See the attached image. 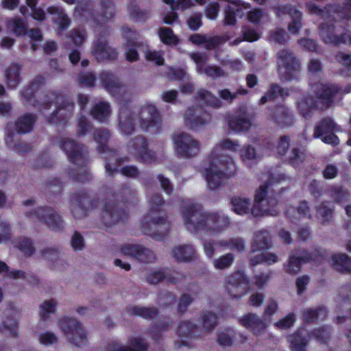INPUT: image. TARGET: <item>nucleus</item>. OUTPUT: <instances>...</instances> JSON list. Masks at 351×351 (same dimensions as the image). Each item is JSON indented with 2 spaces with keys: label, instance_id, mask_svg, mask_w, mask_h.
Segmentation results:
<instances>
[{
  "label": "nucleus",
  "instance_id": "obj_39",
  "mask_svg": "<svg viewBox=\"0 0 351 351\" xmlns=\"http://www.w3.org/2000/svg\"><path fill=\"white\" fill-rule=\"evenodd\" d=\"M250 264L256 266L258 264L265 263L268 265H273L278 261V256L271 252H263L256 255H250Z\"/></svg>",
  "mask_w": 351,
  "mask_h": 351
},
{
  "label": "nucleus",
  "instance_id": "obj_61",
  "mask_svg": "<svg viewBox=\"0 0 351 351\" xmlns=\"http://www.w3.org/2000/svg\"><path fill=\"white\" fill-rule=\"evenodd\" d=\"M145 57L147 60L153 62L157 65L164 64V59L160 51L147 49L145 51Z\"/></svg>",
  "mask_w": 351,
  "mask_h": 351
},
{
  "label": "nucleus",
  "instance_id": "obj_43",
  "mask_svg": "<svg viewBox=\"0 0 351 351\" xmlns=\"http://www.w3.org/2000/svg\"><path fill=\"white\" fill-rule=\"evenodd\" d=\"M333 209L329 208L325 203L321 204L316 208L315 217L322 225L330 222L332 219Z\"/></svg>",
  "mask_w": 351,
  "mask_h": 351
},
{
  "label": "nucleus",
  "instance_id": "obj_46",
  "mask_svg": "<svg viewBox=\"0 0 351 351\" xmlns=\"http://www.w3.org/2000/svg\"><path fill=\"white\" fill-rule=\"evenodd\" d=\"M270 116L275 121L281 125H289L291 123V117L288 110L283 106H278Z\"/></svg>",
  "mask_w": 351,
  "mask_h": 351
},
{
  "label": "nucleus",
  "instance_id": "obj_41",
  "mask_svg": "<svg viewBox=\"0 0 351 351\" xmlns=\"http://www.w3.org/2000/svg\"><path fill=\"white\" fill-rule=\"evenodd\" d=\"M232 210L238 215H244L249 212L250 201L248 198L243 197H234L231 199Z\"/></svg>",
  "mask_w": 351,
  "mask_h": 351
},
{
  "label": "nucleus",
  "instance_id": "obj_19",
  "mask_svg": "<svg viewBox=\"0 0 351 351\" xmlns=\"http://www.w3.org/2000/svg\"><path fill=\"white\" fill-rule=\"evenodd\" d=\"M143 228L145 234L160 240L169 232L170 224L163 217H157L152 220L147 228L143 225Z\"/></svg>",
  "mask_w": 351,
  "mask_h": 351
},
{
  "label": "nucleus",
  "instance_id": "obj_60",
  "mask_svg": "<svg viewBox=\"0 0 351 351\" xmlns=\"http://www.w3.org/2000/svg\"><path fill=\"white\" fill-rule=\"evenodd\" d=\"M15 246L26 256H30L34 252V248L30 240L27 238H23L21 241L16 242L15 243Z\"/></svg>",
  "mask_w": 351,
  "mask_h": 351
},
{
  "label": "nucleus",
  "instance_id": "obj_3",
  "mask_svg": "<svg viewBox=\"0 0 351 351\" xmlns=\"http://www.w3.org/2000/svg\"><path fill=\"white\" fill-rule=\"evenodd\" d=\"M119 117L121 132L125 134H130L135 127L142 131L158 128L162 121L156 106L148 102L141 105L135 112H131L128 106H123L119 110Z\"/></svg>",
  "mask_w": 351,
  "mask_h": 351
},
{
  "label": "nucleus",
  "instance_id": "obj_52",
  "mask_svg": "<svg viewBox=\"0 0 351 351\" xmlns=\"http://www.w3.org/2000/svg\"><path fill=\"white\" fill-rule=\"evenodd\" d=\"M26 5L31 9V15L33 19L37 21H43L45 19V10L37 7L38 0H25Z\"/></svg>",
  "mask_w": 351,
  "mask_h": 351
},
{
  "label": "nucleus",
  "instance_id": "obj_32",
  "mask_svg": "<svg viewBox=\"0 0 351 351\" xmlns=\"http://www.w3.org/2000/svg\"><path fill=\"white\" fill-rule=\"evenodd\" d=\"M333 268L344 273H351V257L346 254H335L331 257Z\"/></svg>",
  "mask_w": 351,
  "mask_h": 351
},
{
  "label": "nucleus",
  "instance_id": "obj_42",
  "mask_svg": "<svg viewBox=\"0 0 351 351\" xmlns=\"http://www.w3.org/2000/svg\"><path fill=\"white\" fill-rule=\"evenodd\" d=\"M316 89L318 97L326 104L332 102V97L337 92V88L332 84H320Z\"/></svg>",
  "mask_w": 351,
  "mask_h": 351
},
{
  "label": "nucleus",
  "instance_id": "obj_31",
  "mask_svg": "<svg viewBox=\"0 0 351 351\" xmlns=\"http://www.w3.org/2000/svg\"><path fill=\"white\" fill-rule=\"evenodd\" d=\"M310 256L308 252L303 251L300 254H291L289 256L288 264L286 267V272L290 274H295L300 269L302 263L308 261Z\"/></svg>",
  "mask_w": 351,
  "mask_h": 351
},
{
  "label": "nucleus",
  "instance_id": "obj_56",
  "mask_svg": "<svg viewBox=\"0 0 351 351\" xmlns=\"http://www.w3.org/2000/svg\"><path fill=\"white\" fill-rule=\"evenodd\" d=\"M110 134L106 130H97L94 133V138L95 141L99 145L98 150L100 152H106V142L108 139Z\"/></svg>",
  "mask_w": 351,
  "mask_h": 351
},
{
  "label": "nucleus",
  "instance_id": "obj_36",
  "mask_svg": "<svg viewBox=\"0 0 351 351\" xmlns=\"http://www.w3.org/2000/svg\"><path fill=\"white\" fill-rule=\"evenodd\" d=\"M239 156L242 162L247 166L254 165L261 158L255 148L250 145L243 146L240 149Z\"/></svg>",
  "mask_w": 351,
  "mask_h": 351
},
{
  "label": "nucleus",
  "instance_id": "obj_53",
  "mask_svg": "<svg viewBox=\"0 0 351 351\" xmlns=\"http://www.w3.org/2000/svg\"><path fill=\"white\" fill-rule=\"evenodd\" d=\"M158 35L160 40L167 45H176L178 43V38L173 31L169 27H161L158 30Z\"/></svg>",
  "mask_w": 351,
  "mask_h": 351
},
{
  "label": "nucleus",
  "instance_id": "obj_58",
  "mask_svg": "<svg viewBox=\"0 0 351 351\" xmlns=\"http://www.w3.org/2000/svg\"><path fill=\"white\" fill-rule=\"evenodd\" d=\"M106 160L105 165L106 171L111 176L114 172L117 171L119 167L118 163L120 162V160L116 158L114 152H110L108 156H106Z\"/></svg>",
  "mask_w": 351,
  "mask_h": 351
},
{
  "label": "nucleus",
  "instance_id": "obj_21",
  "mask_svg": "<svg viewBox=\"0 0 351 351\" xmlns=\"http://www.w3.org/2000/svg\"><path fill=\"white\" fill-rule=\"evenodd\" d=\"M56 103L58 104V107L56 112H53L51 114V119L49 121L56 123V119L64 120L73 112V102L67 99H64L62 95H56Z\"/></svg>",
  "mask_w": 351,
  "mask_h": 351
},
{
  "label": "nucleus",
  "instance_id": "obj_57",
  "mask_svg": "<svg viewBox=\"0 0 351 351\" xmlns=\"http://www.w3.org/2000/svg\"><path fill=\"white\" fill-rule=\"evenodd\" d=\"M38 341L44 346L56 344L58 341V335L51 331H46L38 335Z\"/></svg>",
  "mask_w": 351,
  "mask_h": 351
},
{
  "label": "nucleus",
  "instance_id": "obj_8",
  "mask_svg": "<svg viewBox=\"0 0 351 351\" xmlns=\"http://www.w3.org/2000/svg\"><path fill=\"white\" fill-rule=\"evenodd\" d=\"M25 215L34 221H40L43 222L49 228L53 230H60L64 226L61 217L50 208L39 207L32 211L26 210Z\"/></svg>",
  "mask_w": 351,
  "mask_h": 351
},
{
  "label": "nucleus",
  "instance_id": "obj_35",
  "mask_svg": "<svg viewBox=\"0 0 351 351\" xmlns=\"http://www.w3.org/2000/svg\"><path fill=\"white\" fill-rule=\"evenodd\" d=\"M286 214L292 220L299 219L301 217L310 219L312 217L307 202L304 201L301 202L297 208L289 206L286 211Z\"/></svg>",
  "mask_w": 351,
  "mask_h": 351
},
{
  "label": "nucleus",
  "instance_id": "obj_23",
  "mask_svg": "<svg viewBox=\"0 0 351 351\" xmlns=\"http://www.w3.org/2000/svg\"><path fill=\"white\" fill-rule=\"evenodd\" d=\"M41 256L44 259L51 262L53 269L62 270L67 266V263L62 258V254L56 248H45L41 251Z\"/></svg>",
  "mask_w": 351,
  "mask_h": 351
},
{
  "label": "nucleus",
  "instance_id": "obj_25",
  "mask_svg": "<svg viewBox=\"0 0 351 351\" xmlns=\"http://www.w3.org/2000/svg\"><path fill=\"white\" fill-rule=\"evenodd\" d=\"M147 345L141 337L131 338L129 346L112 342L107 347V351H147Z\"/></svg>",
  "mask_w": 351,
  "mask_h": 351
},
{
  "label": "nucleus",
  "instance_id": "obj_1",
  "mask_svg": "<svg viewBox=\"0 0 351 351\" xmlns=\"http://www.w3.org/2000/svg\"><path fill=\"white\" fill-rule=\"evenodd\" d=\"M239 147L240 145L237 141L223 138L213 148L208 156V165L203 173L210 189H218L226 180L235 175L237 167L234 160L231 157L224 156L222 152L229 150L235 152Z\"/></svg>",
  "mask_w": 351,
  "mask_h": 351
},
{
  "label": "nucleus",
  "instance_id": "obj_59",
  "mask_svg": "<svg viewBox=\"0 0 351 351\" xmlns=\"http://www.w3.org/2000/svg\"><path fill=\"white\" fill-rule=\"evenodd\" d=\"M9 276L14 279H24L31 284H37L38 278L36 276L30 274H26L21 270H14L9 272Z\"/></svg>",
  "mask_w": 351,
  "mask_h": 351
},
{
  "label": "nucleus",
  "instance_id": "obj_48",
  "mask_svg": "<svg viewBox=\"0 0 351 351\" xmlns=\"http://www.w3.org/2000/svg\"><path fill=\"white\" fill-rule=\"evenodd\" d=\"M176 276H172L170 274H165L163 270H158L150 272L147 276V280L149 283L152 285H156L160 282L162 279L167 278V280L170 282H176L177 274Z\"/></svg>",
  "mask_w": 351,
  "mask_h": 351
},
{
  "label": "nucleus",
  "instance_id": "obj_30",
  "mask_svg": "<svg viewBox=\"0 0 351 351\" xmlns=\"http://www.w3.org/2000/svg\"><path fill=\"white\" fill-rule=\"evenodd\" d=\"M21 67L17 64H12L5 69L4 77L9 88H16L21 82Z\"/></svg>",
  "mask_w": 351,
  "mask_h": 351
},
{
  "label": "nucleus",
  "instance_id": "obj_18",
  "mask_svg": "<svg viewBox=\"0 0 351 351\" xmlns=\"http://www.w3.org/2000/svg\"><path fill=\"white\" fill-rule=\"evenodd\" d=\"M191 58L196 64L195 70L197 73H205L207 76L213 78H217L224 75V72L218 66H208L204 67V64L207 61L206 54L192 53Z\"/></svg>",
  "mask_w": 351,
  "mask_h": 351
},
{
  "label": "nucleus",
  "instance_id": "obj_9",
  "mask_svg": "<svg viewBox=\"0 0 351 351\" xmlns=\"http://www.w3.org/2000/svg\"><path fill=\"white\" fill-rule=\"evenodd\" d=\"M224 287L232 298L239 299L249 290V279L243 271H237L227 277Z\"/></svg>",
  "mask_w": 351,
  "mask_h": 351
},
{
  "label": "nucleus",
  "instance_id": "obj_14",
  "mask_svg": "<svg viewBox=\"0 0 351 351\" xmlns=\"http://www.w3.org/2000/svg\"><path fill=\"white\" fill-rule=\"evenodd\" d=\"M337 131L336 123L330 118L323 119L315 127L314 136L321 137L323 142L331 145L339 143V138L332 132Z\"/></svg>",
  "mask_w": 351,
  "mask_h": 351
},
{
  "label": "nucleus",
  "instance_id": "obj_51",
  "mask_svg": "<svg viewBox=\"0 0 351 351\" xmlns=\"http://www.w3.org/2000/svg\"><path fill=\"white\" fill-rule=\"evenodd\" d=\"M217 317L211 312H204L202 315V327L206 332H210L216 324Z\"/></svg>",
  "mask_w": 351,
  "mask_h": 351
},
{
  "label": "nucleus",
  "instance_id": "obj_50",
  "mask_svg": "<svg viewBox=\"0 0 351 351\" xmlns=\"http://www.w3.org/2000/svg\"><path fill=\"white\" fill-rule=\"evenodd\" d=\"M234 256L231 253H227L213 260V265L216 269L223 270L228 269L233 264Z\"/></svg>",
  "mask_w": 351,
  "mask_h": 351
},
{
  "label": "nucleus",
  "instance_id": "obj_2",
  "mask_svg": "<svg viewBox=\"0 0 351 351\" xmlns=\"http://www.w3.org/2000/svg\"><path fill=\"white\" fill-rule=\"evenodd\" d=\"M183 223L185 228L199 236L201 240L205 235H213L224 230L230 224V219L222 213L204 214L193 204L183 210Z\"/></svg>",
  "mask_w": 351,
  "mask_h": 351
},
{
  "label": "nucleus",
  "instance_id": "obj_63",
  "mask_svg": "<svg viewBox=\"0 0 351 351\" xmlns=\"http://www.w3.org/2000/svg\"><path fill=\"white\" fill-rule=\"evenodd\" d=\"M136 259L144 263H151L155 260V255L149 249L141 245Z\"/></svg>",
  "mask_w": 351,
  "mask_h": 351
},
{
  "label": "nucleus",
  "instance_id": "obj_34",
  "mask_svg": "<svg viewBox=\"0 0 351 351\" xmlns=\"http://www.w3.org/2000/svg\"><path fill=\"white\" fill-rule=\"evenodd\" d=\"M47 12L53 16V21L60 29L63 30L69 26L70 20L61 8L50 6L47 8Z\"/></svg>",
  "mask_w": 351,
  "mask_h": 351
},
{
  "label": "nucleus",
  "instance_id": "obj_26",
  "mask_svg": "<svg viewBox=\"0 0 351 351\" xmlns=\"http://www.w3.org/2000/svg\"><path fill=\"white\" fill-rule=\"evenodd\" d=\"M171 256L178 262H190L196 258V252L191 245H180L172 249Z\"/></svg>",
  "mask_w": 351,
  "mask_h": 351
},
{
  "label": "nucleus",
  "instance_id": "obj_37",
  "mask_svg": "<svg viewBox=\"0 0 351 351\" xmlns=\"http://www.w3.org/2000/svg\"><path fill=\"white\" fill-rule=\"evenodd\" d=\"M93 117L97 121H106L111 114L110 104L106 101H99L95 104L91 111Z\"/></svg>",
  "mask_w": 351,
  "mask_h": 351
},
{
  "label": "nucleus",
  "instance_id": "obj_33",
  "mask_svg": "<svg viewBox=\"0 0 351 351\" xmlns=\"http://www.w3.org/2000/svg\"><path fill=\"white\" fill-rule=\"evenodd\" d=\"M307 332L304 328H300L296 332L289 337V341L291 343L292 351H306V335Z\"/></svg>",
  "mask_w": 351,
  "mask_h": 351
},
{
  "label": "nucleus",
  "instance_id": "obj_27",
  "mask_svg": "<svg viewBox=\"0 0 351 351\" xmlns=\"http://www.w3.org/2000/svg\"><path fill=\"white\" fill-rule=\"evenodd\" d=\"M253 125L252 118L246 114L235 115L229 120L230 128L236 132L247 131Z\"/></svg>",
  "mask_w": 351,
  "mask_h": 351
},
{
  "label": "nucleus",
  "instance_id": "obj_62",
  "mask_svg": "<svg viewBox=\"0 0 351 351\" xmlns=\"http://www.w3.org/2000/svg\"><path fill=\"white\" fill-rule=\"evenodd\" d=\"M329 193L330 195L337 202H344L349 197L348 193L340 187H333L330 190Z\"/></svg>",
  "mask_w": 351,
  "mask_h": 351
},
{
  "label": "nucleus",
  "instance_id": "obj_10",
  "mask_svg": "<svg viewBox=\"0 0 351 351\" xmlns=\"http://www.w3.org/2000/svg\"><path fill=\"white\" fill-rule=\"evenodd\" d=\"M174 143L176 153L183 158L195 157L200 151L199 142L188 134L182 133L176 135Z\"/></svg>",
  "mask_w": 351,
  "mask_h": 351
},
{
  "label": "nucleus",
  "instance_id": "obj_7",
  "mask_svg": "<svg viewBox=\"0 0 351 351\" xmlns=\"http://www.w3.org/2000/svg\"><path fill=\"white\" fill-rule=\"evenodd\" d=\"M268 186L262 184L256 191L254 195V204L252 208V214L255 217H259L268 214L276 215L279 210L278 209V201L275 198L269 197L265 199Z\"/></svg>",
  "mask_w": 351,
  "mask_h": 351
},
{
  "label": "nucleus",
  "instance_id": "obj_5",
  "mask_svg": "<svg viewBox=\"0 0 351 351\" xmlns=\"http://www.w3.org/2000/svg\"><path fill=\"white\" fill-rule=\"evenodd\" d=\"M58 326L66 339L74 346L82 347L88 344V331L78 319L62 317L58 320Z\"/></svg>",
  "mask_w": 351,
  "mask_h": 351
},
{
  "label": "nucleus",
  "instance_id": "obj_28",
  "mask_svg": "<svg viewBox=\"0 0 351 351\" xmlns=\"http://www.w3.org/2000/svg\"><path fill=\"white\" fill-rule=\"evenodd\" d=\"M271 247V237L266 230H259L254 233L251 246V254L255 252L267 250Z\"/></svg>",
  "mask_w": 351,
  "mask_h": 351
},
{
  "label": "nucleus",
  "instance_id": "obj_11",
  "mask_svg": "<svg viewBox=\"0 0 351 351\" xmlns=\"http://www.w3.org/2000/svg\"><path fill=\"white\" fill-rule=\"evenodd\" d=\"M278 72L285 80L296 77V73L300 69L298 62L293 54L287 50L278 53Z\"/></svg>",
  "mask_w": 351,
  "mask_h": 351
},
{
  "label": "nucleus",
  "instance_id": "obj_15",
  "mask_svg": "<svg viewBox=\"0 0 351 351\" xmlns=\"http://www.w3.org/2000/svg\"><path fill=\"white\" fill-rule=\"evenodd\" d=\"M239 322L256 336L261 335L269 325L267 318H261L253 313L243 315L239 319Z\"/></svg>",
  "mask_w": 351,
  "mask_h": 351
},
{
  "label": "nucleus",
  "instance_id": "obj_17",
  "mask_svg": "<svg viewBox=\"0 0 351 351\" xmlns=\"http://www.w3.org/2000/svg\"><path fill=\"white\" fill-rule=\"evenodd\" d=\"M210 121V116L201 108H189L184 114L185 124L192 129H198Z\"/></svg>",
  "mask_w": 351,
  "mask_h": 351
},
{
  "label": "nucleus",
  "instance_id": "obj_55",
  "mask_svg": "<svg viewBox=\"0 0 351 351\" xmlns=\"http://www.w3.org/2000/svg\"><path fill=\"white\" fill-rule=\"evenodd\" d=\"M132 315H138L145 319L152 318L157 314L154 308L133 306L130 308Z\"/></svg>",
  "mask_w": 351,
  "mask_h": 351
},
{
  "label": "nucleus",
  "instance_id": "obj_6",
  "mask_svg": "<svg viewBox=\"0 0 351 351\" xmlns=\"http://www.w3.org/2000/svg\"><path fill=\"white\" fill-rule=\"evenodd\" d=\"M60 147H61L68 156L70 162L75 164L77 169L75 171H78L80 174L77 173H70L77 180L84 182L88 180V171L84 167L85 158L83 154V148L81 145H77L74 141L70 138H63L60 141Z\"/></svg>",
  "mask_w": 351,
  "mask_h": 351
},
{
  "label": "nucleus",
  "instance_id": "obj_22",
  "mask_svg": "<svg viewBox=\"0 0 351 351\" xmlns=\"http://www.w3.org/2000/svg\"><path fill=\"white\" fill-rule=\"evenodd\" d=\"M197 327L192 324L190 322H182L180 324L177 329V333L179 339L177 340L176 343L178 347L182 346H189V340L195 338L196 331Z\"/></svg>",
  "mask_w": 351,
  "mask_h": 351
},
{
  "label": "nucleus",
  "instance_id": "obj_29",
  "mask_svg": "<svg viewBox=\"0 0 351 351\" xmlns=\"http://www.w3.org/2000/svg\"><path fill=\"white\" fill-rule=\"evenodd\" d=\"M282 12L289 16L291 22L288 25L289 33L295 34L298 32L302 27V14L294 6H285L282 8Z\"/></svg>",
  "mask_w": 351,
  "mask_h": 351
},
{
  "label": "nucleus",
  "instance_id": "obj_16",
  "mask_svg": "<svg viewBox=\"0 0 351 351\" xmlns=\"http://www.w3.org/2000/svg\"><path fill=\"white\" fill-rule=\"evenodd\" d=\"M210 121V116L201 108H189L184 114L185 124L192 129H198Z\"/></svg>",
  "mask_w": 351,
  "mask_h": 351
},
{
  "label": "nucleus",
  "instance_id": "obj_38",
  "mask_svg": "<svg viewBox=\"0 0 351 351\" xmlns=\"http://www.w3.org/2000/svg\"><path fill=\"white\" fill-rule=\"evenodd\" d=\"M197 99L199 103L206 106L219 108L221 106V101L210 91L205 89H200L197 92Z\"/></svg>",
  "mask_w": 351,
  "mask_h": 351
},
{
  "label": "nucleus",
  "instance_id": "obj_40",
  "mask_svg": "<svg viewBox=\"0 0 351 351\" xmlns=\"http://www.w3.org/2000/svg\"><path fill=\"white\" fill-rule=\"evenodd\" d=\"M87 202L88 197L85 194L83 195L82 197L80 196L73 198L71 202V209L75 217L80 218L85 215Z\"/></svg>",
  "mask_w": 351,
  "mask_h": 351
},
{
  "label": "nucleus",
  "instance_id": "obj_47",
  "mask_svg": "<svg viewBox=\"0 0 351 351\" xmlns=\"http://www.w3.org/2000/svg\"><path fill=\"white\" fill-rule=\"evenodd\" d=\"M219 246L226 249L234 250L237 252H243L245 249V245L241 238H231L229 239H222L217 242Z\"/></svg>",
  "mask_w": 351,
  "mask_h": 351
},
{
  "label": "nucleus",
  "instance_id": "obj_24",
  "mask_svg": "<svg viewBox=\"0 0 351 351\" xmlns=\"http://www.w3.org/2000/svg\"><path fill=\"white\" fill-rule=\"evenodd\" d=\"M123 32L127 39L125 47V57L127 60L134 62L138 60V55L136 49L138 34L128 27H124Z\"/></svg>",
  "mask_w": 351,
  "mask_h": 351
},
{
  "label": "nucleus",
  "instance_id": "obj_64",
  "mask_svg": "<svg viewBox=\"0 0 351 351\" xmlns=\"http://www.w3.org/2000/svg\"><path fill=\"white\" fill-rule=\"evenodd\" d=\"M141 250V245L139 244H125L121 247V253L123 255L137 258L138 251Z\"/></svg>",
  "mask_w": 351,
  "mask_h": 351
},
{
  "label": "nucleus",
  "instance_id": "obj_44",
  "mask_svg": "<svg viewBox=\"0 0 351 351\" xmlns=\"http://www.w3.org/2000/svg\"><path fill=\"white\" fill-rule=\"evenodd\" d=\"M57 305L58 302L54 299L43 301L39 306L40 319L43 321L47 320L51 314L55 313Z\"/></svg>",
  "mask_w": 351,
  "mask_h": 351
},
{
  "label": "nucleus",
  "instance_id": "obj_12",
  "mask_svg": "<svg viewBox=\"0 0 351 351\" xmlns=\"http://www.w3.org/2000/svg\"><path fill=\"white\" fill-rule=\"evenodd\" d=\"M130 154L143 162L151 163L155 160V154L147 148V141L143 136H136L128 143Z\"/></svg>",
  "mask_w": 351,
  "mask_h": 351
},
{
  "label": "nucleus",
  "instance_id": "obj_20",
  "mask_svg": "<svg viewBox=\"0 0 351 351\" xmlns=\"http://www.w3.org/2000/svg\"><path fill=\"white\" fill-rule=\"evenodd\" d=\"M101 80L106 90L112 96L119 97L126 92V87L112 73L105 72Z\"/></svg>",
  "mask_w": 351,
  "mask_h": 351
},
{
  "label": "nucleus",
  "instance_id": "obj_13",
  "mask_svg": "<svg viewBox=\"0 0 351 351\" xmlns=\"http://www.w3.org/2000/svg\"><path fill=\"white\" fill-rule=\"evenodd\" d=\"M99 36L93 43L91 53L97 61H104L105 60H111L117 57V52L114 49L111 48L107 45L106 41V36L109 35V31L107 29H102Z\"/></svg>",
  "mask_w": 351,
  "mask_h": 351
},
{
  "label": "nucleus",
  "instance_id": "obj_4",
  "mask_svg": "<svg viewBox=\"0 0 351 351\" xmlns=\"http://www.w3.org/2000/svg\"><path fill=\"white\" fill-rule=\"evenodd\" d=\"M346 11H351V0H346L343 11L336 12L332 19H330V16L325 19L326 21L320 25L319 36L326 44L337 45L348 43L346 31L351 29V24L348 22L345 29L337 21L344 17Z\"/></svg>",
  "mask_w": 351,
  "mask_h": 351
},
{
  "label": "nucleus",
  "instance_id": "obj_49",
  "mask_svg": "<svg viewBox=\"0 0 351 351\" xmlns=\"http://www.w3.org/2000/svg\"><path fill=\"white\" fill-rule=\"evenodd\" d=\"M7 27L16 35L21 36L27 33V25L20 18H13L7 21Z\"/></svg>",
  "mask_w": 351,
  "mask_h": 351
},
{
  "label": "nucleus",
  "instance_id": "obj_45",
  "mask_svg": "<svg viewBox=\"0 0 351 351\" xmlns=\"http://www.w3.org/2000/svg\"><path fill=\"white\" fill-rule=\"evenodd\" d=\"M35 117L32 114H26L20 117L15 123V128L18 132L27 133L33 128Z\"/></svg>",
  "mask_w": 351,
  "mask_h": 351
},
{
  "label": "nucleus",
  "instance_id": "obj_54",
  "mask_svg": "<svg viewBox=\"0 0 351 351\" xmlns=\"http://www.w3.org/2000/svg\"><path fill=\"white\" fill-rule=\"evenodd\" d=\"M287 95V93L286 90L276 84H273L271 86L270 90L261 98L260 102L261 104H265L267 101L271 99L276 96H285Z\"/></svg>",
  "mask_w": 351,
  "mask_h": 351
}]
</instances>
